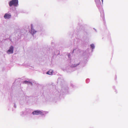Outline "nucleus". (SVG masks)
<instances>
[{
    "label": "nucleus",
    "mask_w": 128,
    "mask_h": 128,
    "mask_svg": "<svg viewBox=\"0 0 128 128\" xmlns=\"http://www.w3.org/2000/svg\"><path fill=\"white\" fill-rule=\"evenodd\" d=\"M31 31L32 32V30H31Z\"/></svg>",
    "instance_id": "obj_10"
},
{
    "label": "nucleus",
    "mask_w": 128,
    "mask_h": 128,
    "mask_svg": "<svg viewBox=\"0 0 128 128\" xmlns=\"http://www.w3.org/2000/svg\"><path fill=\"white\" fill-rule=\"evenodd\" d=\"M32 114L33 115H38L39 114H43V112L42 111L39 110H35L34 111L32 112Z\"/></svg>",
    "instance_id": "obj_2"
},
{
    "label": "nucleus",
    "mask_w": 128,
    "mask_h": 128,
    "mask_svg": "<svg viewBox=\"0 0 128 128\" xmlns=\"http://www.w3.org/2000/svg\"><path fill=\"white\" fill-rule=\"evenodd\" d=\"M14 47L11 46L10 48L7 51V53L8 54H12L13 52Z\"/></svg>",
    "instance_id": "obj_3"
},
{
    "label": "nucleus",
    "mask_w": 128,
    "mask_h": 128,
    "mask_svg": "<svg viewBox=\"0 0 128 128\" xmlns=\"http://www.w3.org/2000/svg\"><path fill=\"white\" fill-rule=\"evenodd\" d=\"M28 82H30V83H31L30 82H28L27 81H24L23 82V83L24 84H27Z\"/></svg>",
    "instance_id": "obj_7"
},
{
    "label": "nucleus",
    "mask_w": 128,
    "mask_h": 128,
    "mask_svg": "<svg viewBox=\"0 0 128 128\" xmlns=\"http://www.w3.org/2000/svg\"><path fill=\"white\" fill-rule=\"evenodd\" d=\"M18 0H12L10 2L9 5L10 7L12 5L15 6H17L18 5Z\"/></svg>",
    "instance_id": "obj_1"
},
{
    "label": "nucleus",
    "mask_w": 128,
    "mask_h": 128,
    "mask_svg": "<svg viewBox=\"0 0 128 128\" xmlns=\"http://www.w3.org/2000/svg\"><path fill=\"white\" fill-rule=\"evenodd\" d=\"M91 47L92 48V49H93L94 48V44H91L90 45Z\"/></svg>",
    "instance_id": "obj_6"
},
{
    "label": "nucleus",
    "mask_w": 128,
    "mask_h": 128,
    "mask_svg": "<svg viewBox=\"0 0 128 128\" xmlns=\"http://www.w3.org/2000/svg\"><path fill=\"white\" fill-rule=\"evenodd\" d=\"M74 66V67H75V66Z\"/></svg>",
    "instance_id": "obj_9"
},
{
    "label": "nucleus",
    "mask_w": 128,
    "mask_h": 128,
    "mask_svg": "<svg viewBox=\"0 0 128 128\" xmlns=\"http://www.w3.org/2000/svg\"><path fill=\"white\" fill-rule=\"evenodd\" d=\"M53 73V71H52L49 70L47 72L46 74H49L50 75H51Z\"/></svg>",
    "instance_id": "obj_5"
},
{
    "label": "nucleus",
    "mask_w": 128,
    "mask_h": 128,
    "mask_svg": "<svg viewBox=\"0 0 128 128\" xmlns=\"http://www.w3.org/2000/svg\"><path fill=\"white\" fill-rule=\"evenodd\" d=\"M102 2H103V0H102Z\"/></svg>",
    "instance_id": "obj_8"
},
{
    "label": "nucleus",
    "mask_w": 128,
    "mask_h": 128,
    "mask_svg": "<svg viewBox=\"0 0 128 128\" xmlns=\"http://www.w3.org/2000/svg\"><path fill=\"white\" fill-rule=\"evenodd\" d=\"M11 15L10 14L6 13L4 16V17L6 19H9L11 18Z\"/></svg>",
    "instance_id": "obj_4"
}]
</instances>
